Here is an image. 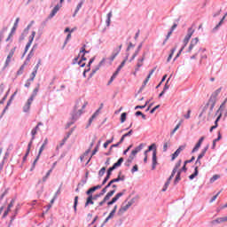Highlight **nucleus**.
<instances>
[{"instance_id":"1","label":"nucleus","mask_w":227,"mask_h":227,"mask_svg":"<svg viewBox=\"0 0 227 227\" xmlns=\"http://www.w3.org/2000/svg\"><path fill=\"white\" fill-rule=\"evenodd\" d=\"M86 106H88V102H85L82 105V101L81 99L76 100L74 110L71 114V120H74V121L79 120V116H81V114H82V109H85ZM81 106H82V109L78 110V112H77V109H79V107H81Z\"/></svg>"},{"instance_id":"2","label":"nucleus","mask_w":227,"mask_h":227,"mask_svg":"<svg viewBox=\"0 0 227 227\" xmlns=\"http://www.w3.org/2000/svg\"><path fill=\"white\" fill-rule=\"evenodd\" d=\"M148 152L153 151V165H152V169H155L157 167V145L152 144L151 145L148 146Z\"/></svg>"},{"instance_id":"3","label":"nucleus","mask_w":227,"mask_h":227,"mask_svg":"<svg viewBox=\"0 0 227 227\" xmlns=\"http://www.w3.org/2000/svg\"><path fill=\"white\" fill-rule=\"evenodd\" d=\"M103 108H104V103H101L99 106V108L89 119V122L86 126V129H90V127L91 126V123H93V120H95V118H97V116L100 114V111H102Z\"/></svg>"},{"instance_id":"4","label":"nucleus","mask_w":227,"mask_h":227,"mask_svg":"<svg viewBox=\"0 0 227 227\" xmlns=\"http://www.w3.org/2000/svg\"><path fill=\"white\" fill-rule=\"evenodd\" d=\"M63 3H65V0H60L59 4L55 5V7L52 9L51 12L49 15V19H52L56 16V13L59 12V9L63 6Z\"/></svg>"},{"instance_id":"5","label":"nucleus","mask_w":227,"mask_h":227,"mask_svg":"<svg viewBox=\"0 0 227 227\" xmlns=\"http://www.w3.org/2000/svg\"><path fill=\"white\" fill-rule=\"evenodd\" d=\"M86 202L84 205V207H90V205H95V201H97V199H95V195L87 194Z\"/></svg>"},{"instance_id":"6","label":"nucleus","mask_w":227,"mask_h":227,"mask_svg":"<svg viewBox=\"0 0 227 227\" xmlns=\"http://www.w3.org/2000/svg\"><path fill=\"white\" fill-rule=\"evenodd\" d=\"M106 62V59H103L99 64L96 67L95 69H92L91 73L89 74V78L88 79H91V77H93V75H95L97 74V72H98V70H100V67H102V65H104V63Z\"/></svg>"},{"instance_id":"7","label":"nucleus","mask_w":227,"mask_h":227,"mask_svg":"<svg viewBox=\"0 0 227 227\" xmlns=\"http://www.w3.org/2000/svg\"><path fill=\"white\" fill-rule=\"evenodd\" d=\"M215 101L214 100H209L208 102L206 104L205 108L204 109H208L209 106V113H208V116H210V114H212V112L214 111V107H215Z\"/></svg>"},{"instance_id":"8","label":"nucleus","mask_w":227,"mask_h":227,"mask_svg":"<svg viewBox=\"0 0 227 227\" xmlns=\"http://www.w3.org/2000/svg\"><path fill=\"white\" fill-rule=\"evenodd\" d=\"M184 150H185V145H180L177 150L172 154L171 160H175V159H176V157H178L180 153L184 152Z\"/></svg>"},{"instance_id":"9","label":"nucleus","mask_w":227,"mask_h":227,"mask_svg":"<svg viewBox=\"0 0 227 227\" xmlns=\"http://www.w3.org/2000/svg\"><path fill=\"white\" fill-rule=\"evenodd\" d=\"M113 171L114 170H112L111 167L106 170V176L102 181V185H106V184H107V182L111 178V175H113Z\"/></svg>"},{"instance_id":"10","label":"nucleus","mask_w":227,"mask_h":227,"mask_svg":"<svg viewBox=\"0 0 227 227\" xmlns=\"http://www.w3.org/2000/svg\"><path fill=\"white\" fill-rule=\"evenodd\" d=\"M104 184H98L96 186H92L90 187L89 190L86 191L85 194H90L93 195V192H95V191H98V189H102V186Z\"/></svg>"},{"instance_id":"11","label":"nucleus","mask_w":227,"mask_h":227,"mask_svg":"<svg viewBox=\"0 0 227 227\" xmlns=\"http://www.w3.org/2000/svg\"><path fill=\"white\" fill-rule=\"evenodd\" d=\"M223 90V88H219L217 89L215 92L212 93L209 100H213L215 102H217V97L219 96V93H221V90Z\"/></svg>"},{"instance_id":"12","label":"nucleus","mask_w":227,"mask_h":227,"mask_svg":"<svg viewBox=\"0 0 227 227\" xmlns=\"http://www.w3.org/2000/svg\"><path fill=\"white\" fill-rule=\"evenodd\" d=\"M226 102H227V98H225V100L221 104L220 107L215 113V116H217L218 114H223V111L226 109Z\"/></svg>"},{"instance_id":"13","label":"nucleus","mask_w":227,"mask_h":227,"mask_svg":"<svg viewBox=\"0 0 227 227\" xmlns=\"http://www.w3.org/2000/svg\"><path fill=\"white\" fill-rule=\"evenodd\" d=\"M38 91H40V84H37V86L34 89L31 96L29 97V100H35L36 95H38Z\"/></svg>"},{"instance_id":"14","label":"nucleus","mask_w":227,"mask_h":227,"mask_svg":"<svg viewBox=\"0 0 227 227\" xmlns=\"http://www.w3.org/2000/svg\"><path fill=\"white\" fill-rule=\"evenodd\" d=\"M123 157H121L115 163H114V165L111 168L112 170L114 171V169H116L117 168H120V166H121V164H123Z\"/></svg>"},{"instance_id":"15","label":"nucleus","mask_w":227,"mask_h":227,"mask_svg":"<svg viewBox=\"0 0 227 227\" xmlns=\"http://www.w3.org/2000/svg\"><path fill=\"white\" fill-rule=\"evenodd\" d=\"M32 104H33V100L27 99V103L23 106V113H29V109H31Z\"/></svg>"},{"instance_id":"16","label":"nucleus","mask_w":227,"mask_h":227,"mask_svg":"<svg viewBox=\"0 0 227 227\" xmlns=\"http://www.w3.org/2000/svg\"><path fill=\"white\" fill-rule=\"evenodd\" d=\"M224 19H226V17L223 16L221 19V20L218 22V24L212 29V33H217V31H219V27L223 26V22H224Z\"/></svg>"},{"instance_id":"17","label":"nucleus","mask_w":227,"mask_h":227,"mask_svg":"<svg viewBox=\"0 0 227 227\" xmlns=\"http://www.w3.org/2000/svg\"><path fill=\"white\" fill-rule=\"evenodd\" d=\"M143 61H145V53L142 58H139L137 59V68L135 69V72H138L139 68H141V67H143Z\"/></svg>"},{"instance_id":"18","label":"nucleus","mask_w":227,"mask_h":227,"mask_svg":"<svg viewBox=\"0 0 227 227\" xmlns=\"http://www.w3.org/2000/svg\"><path fill=\"white\" fill-rule=\"evenodd\" d=\"M200 175V169H198V167H194V172L189 176V180H193Z\"/></svg>"},{"instance_id":"19","label":"nucleus","mask_w":227,"mask_h":227,"mask_svg":"<svg viewBox=\"0 0 227 227\" xmlns=\"http://www.w3.org/2000/svg\"><path fill=\"white\" fill-rule=\"evenodd\" d=\"M106 192H107V188L105 186L99 193L94 195V199L98 200V198H102Z\"/></svg>"},{"instance_id":"20","label":"nucleus","mask_w":227,"mask_h":227,"mask_svg":"<svg viewBox=\"0 0 227 227\" xmlns=\"http://www.w3.org/2000/svg\"><path fill=\"white\" fill-rule=\"evenodd\" d=\"M84 1L86 0H81L80 3L77 4L74 13L73 14V17H75V15L79 13V10L82 8V4H84Z\"/></svg>"},{"instance_id":"21","label":"nucleus","mask_w":227,"mask_h":227,"mask_svg":"<svg viewBox=\"0 0 227 227\" xmlns=\"http://www.w3.org/2000/svg\"><path fill=\"white\" fill-rule=\"evenodd\" d=\"M221 139H223V135H221V131H218L217 137L213 140L212 150H215V143H217V141H221Z\"/></svg>"},{"instance_id":"22","label":"nucleus","mask_w":227,"mask_h":227,"mask_svg":"<svg viewBox=\"0 0 227 227\" xmlns=\"http://www.w3.org/2000/svg\"><path fill=\"white\" fill-rule=\"evenodd\" d=\"M31 142L28 143L27 145V152L23 157V162H26V160H27V157L29 155V152H31Z\"/></svg>"},{"instance_id":"23","label":"nucleus","mask_w":227,"mask_h":227,"mask_svg":"<svg viewBox=\"0 0 227 227\" xmlns=\"http://www.w3.org/2000/svg\"><path fill=\"white\" fill-rule=\"evenodd\" d=\"M221 223H224L223 217L216 218L215 220L211 221L210 224L211 227H214L215 226V224H221Z\"/></svg>"},{"instance_id":"24","label":"nucleus","mask_w":227,"mask_h":227,"mask_svg":"<svg viewBox=\"0 0 227 227\" xmlns=\"http://www.w3.org/2000/svg\"><path fill=\"white\" fill-rule=\"evenodd\" d=\"M129 206L126 205V206H121V208L119 209L118 211V215H122L123 214H125V212H127V210L129 209Z\"/></svg>"},{"instance_id":"25","label":"nucleus","mask_w":227,"mask_h":227,"mask_svg":"<svg viewBox=\"0 0 227 227\" xmlns=\"http://www.w3.org/2000/svg\"><path fill=\"white\" fill-rule=\"evenodd\" d=\"M121 47H122V45L121 44V45L118 47L117 52L113 53V55L110 57V61H114L116 56H118V54H120V52L121 51Z\"/></svg>"},{"instance_id":"26","label":"nucleus","mask_w":227,"mask_h":227,"mask_svg":"<svg viewBox=\"0 0 227 227\" xmlns=\"http://www.w3.org/2000/svg\"><path fill=\"white\" fill-rule=\"evenodd\" d=\"M107 19L106 20V24L107 26V27H109L111 26V18L113 17V11H110V12L107 13Z\"/></svg>"},{"instance_id":"27","label":"nucleus","mask_w":227,"mask_h":227,"mask_svg":"<svg viewBox=\"0 0 227 227\" xmlns=\"http://www.w3.org/2000/svg\"><path fill=\"white\" fill-rule=\"evenodd\" d=\"M118 74H120V72L115 71L113 75L111 76L110 80L108 81L107 86H110L113 83V81H114V79H116V77L118 76Z\"/></svg>"},{"instance_id":"28","label":"nucleus","mask_w":227,"mask_h":227,"mask_svg":"<svg viewBox=\"0 0 227 227\" xmlns=\"http://www.w3.org/2000/svg\"><path fill=\"white\" fill-rule=\"evenodd\" d=\"M208 145L202 149L201 153L199 154L198 159H203L205 157V153L208 151Z\"/></svg>"},{"instance_id":"29","label":"nucleus","mask_w":227,"mask_h":227,"mask_svg":"<svg viewBox=\"0 0 227 227\" xmlns=\"http://www.w3.org/2000/svg\"><path fill=\"white\" fill-rule=\"evenodd\" d=\"M36 134H38V131L36 130V129H32L31 130V136H32V137H31V139H30V141H29V143H31V146H33V141H35V136H36Z\"/></svg>"},{"instance_id":"30","label":"nucleus","mask_w":227,"mask_h":227,"mask_svg":"<svg viewBox=\"0 0 227 227\" xmlns=\"http://www.w3.org/2000/svg\"><path fill=\"white\" fill-rule=\"evenodd\" d=\"M79 205V196L74 197L73 208L74 212H77V206Z\"/></svg>"},{"instance_id":"31","label":"nucleus","mask_w":227,"mask_h":227,"mask_svg":"<svg viewBox=\"0 0 227 227\" xmlns=\"http://www.w3.org/2000/svg\"><path fill=\"white\" fill-rule=\"evenodd\" d=\"M33 56H35V53H33V51H30L28 55L27 56L24 65H27V62L31 61V58H33Z\"/></svg>"},{"instance_id":"32","label":"nucleus","mask_w":227,"mask_h":227,"mask_svg":"<svg viewBox=\"0 0 227 227\" xmlns=\"http://www.w3.org/2000/svg\"><path fill=\"white\" fill-rule=\"evenodd\" d=\"M123 194H125L123 192H118L112 200L116 203V201H118V200L121 199Z\"/></svg>"},{"instance_id":"33","label":"nucleus","mask_w":227,"mask_h":227,"mask_svg":"<svg viewBox=\"0 0 227 227\" xmlns=\"http://www.w3.org/2000/svg\"><path fill=\"white\" fill-rule=\"evenodd\" d=\"M113 141H114V137H112V138H110L105 142V144L103 145L104 148H107V146H109V145H111V143H113Z\"/></svg>"},{"instance_id":"34","label":"nucleus","mask_w":227,"mask_h":227,"mask_svg":"<svg viewBox=\"0 0 227 227\" xmlns=\"http://www.w3.org/2000/svg\"><path fill=\"white\" fill-rule=\"evenodd\" d=\"M38 160H40V155L37 154L35 160H34L32 167L30 168V171H33V169H35L36 163L38 162Z\"/></svg>"},{"instance_id":"35","label":"nucleus","mask_w":227,"mask_h":227,"mask_svg":"<svg viewBox=\"0 0 227 227\" xmlns=\"http://www.w3.org/2000/svg\"><path fill=\"white\" fill-rule=\"evenodd\" d=\"M134 160V156L129 155L127 162L125 163V166H127L129 168V166H130V164H132V161Z\"/></svg>"},{"instance_id":"36","label":"nucleus","mask_w":227,"mask_h":227,"mask_svg":"<svg viewBox=\"0 0 227 227\" xmlns=\"http://www.w3.org/2000/svg\"><path fill=\"white\" fill-rule=\"evenodd\" d=\"M184 49H185V46H182V48L179 50V51L174 58V61H176V59H178V58H180V54H182V52L184 51Z\"/></svg>"},{"instance_id":"37","label":"nucleus","mask_w":227,"mask_h":227,"mask_svg":"<svg viewBox=\"0 0 227 227\" xmlns=\"http://www.w3.org/2000/svg\"><path fill=\"white\" fill-rule=\"evenodd\" d=\"M127 121V113H122L121 114V123H125V121Z\"/></svg>"},{"instance_id":"38","label":"nucleus","mask_w":227,"mask_h":227,"mask_svg":"<svg viewBox=\"0 0 227 227\" xmlns=\"http://www.w3.org/2000/svg\"><path fill=\"white\" fill-rule=\"evenodd\" d=\"M200 148H201V144H199L197 142V144L195 145V146L193 147V149L192 150V153H194L196 152H198V150H200Z\"/></svg>"},{"instance_id":"39","label":"nucleus","mask_w":227,"mask_h":227,"mask_svg":"<svg viewBox=\"0 0 227 227\" xmlns=\"http://www.w3.org/2000/svg\"><path fill=\"white\" fill-rule=\"evenodd\" d=\"M221 118H223V114H219L215 121V125H216V127H219V121H221Z\"/></svg>"},{"instance_id":"40","label":"nucleus","mask_w":227,"mask_h":227,"mask_svg":"<svg viewBox=\"0 0 227 227\" xmlns=\"http://www.w3.org/2000/svg\"><path fill=\"white\" fill-rule=\"evenodd\" d=\"M114 192H116V190H111L105 197L106 199L111 200V198L114 196Z\"/></svg>"},{"instance_id":"41","label":"nucleus","mask_w":227,"mask_h":227,"mask_svg":"<svg viewBox=\"0 0 227 227\" xmlns=\"http://www.w3.org/2000/svg\"><path fill=\"white\" fill-rule=\"evenodd\" d=\"M192 35H194V29L192 27H189L186 36H189L190 38H192Z\"/></svg>"},{"instance_id":"42","label":"nucleus","mask_w":227,"mask_h":227,"mask_svg":"<svg viewBox=\"0 0 227 227\" xmlns=\"http://www.w3.org/2000/svg\"><path fill=\"white\" fill-rule=\"evenodd\" d=\"M11 62H12V57L7 56L4 66V68H7V67L10 65Z\"/></svg>"},{"instance_id":"43","label":"nucleus","mask_w":227,"mask_h":227,"mask_svg":"<svg viewBox=\"0 0 227 227\" xmlns=\"http://www.w3.org/2000/svg\"><path fill=\"white\" fill-rule=\"evenodd\" d=\"M70 38H72V34L71 33L67 34V38L64 42L63 49H65V47L68 43V40H70Z\"/></svg>"},{"instance_id":"44","label":"nucleus","mask_w":227,"mask_h":227,"mask_svg":"<svg viewBox=\"0 0 227 227\" xmlns=\"http://www.w3.org/2000/svg\"><path fill=\"white\" fill-rule=\"evenodd\" d=\"M88 183V181L84 178H82L81 182L78 184V187H84V185H86V184Z\"/></svg>"},{"instance_id":"45","label":"nucleus","mask_w":227,"mask_h":227,"mask_svg":"<svg viewBox=\"0 0 227 227\" xmlns=\"http://www.w3.org/2000/svg\"><path fill=\"white\" fill-rule=\"evenodd\" d=\"M24 67H26V65H22L20 69L17 71V75H22V74H24Z\"/></svg>"},{"instance_id":"46","label":"nucleus","mask_w":227,"mask_h":227,"mask_svg":"<svg viewBox=\"0 0 227 227\" xmlns=\"http://www.w3.org/2000/svg\"><path fill=\"white\" fill-rule=\"evenodd\" d=\"M74 129L72 128V129L67 132V137H64V141H67V140L68 139V137H70V136H72V134L74 133Z\"/></svg>"},{"instance_id":"47","label":"nucleus","mask_w":227,"mask_h":227,"mask_svg":"<svg viewBox=\"0 0 227 227\" xmlns=\"http://www.w3.org/2000/svg\"><path fill=\"white\" fill-rule=\"evenodd\" d=\"M125 180V176H117V178H114L113 182H124Z\"/></svg>"},{"instance_id":"48","label":"nucleus","mask_w":227,"mask_h":227,"mask_svg":"<svg viewBox=\"0 0 227 227\" xmlns=\"http://www.w3.org/2000/svg\"><path fill=\"white\" fill-rule=\"evenodd\" d=\"M10 191L9 188L5 189V191L2 193V195L0 196V201H3V200H4V196H6L8 194V192Z\"/></svg>"},{"instance_id":"49","label":"nucleus","mask_w":227,"mask_h":227,"mask_svg":"<svg viewBox=\"0 0 227 227\" xmlns=\"http://www.w3.org/2000/svg\"><path fill=\"white\" fill-rule=\"evenodd\" d=\"M118 181H114V179H112L108 182V184L105 186L106 189H109L113 185V184H116Z\"/></svg>"},{"instance_id":"50","label":"nucleus","mask_w":227,"mask_h":227,"mask_svg":"<svg viewBox=\"0 0 227 227\" xmlns=\"http://www.w3.org/2000/svg\"><path fill=\"white\" fill-rule=\"evenodd\" d=\"M220 176L219 175H215L210 178V183L214 184V182H215V180H219Z\"/></svg>"},{"instance_id":"51","label":"nucleus","mask_w":227,"mask_h":227,"mask_svg":"<svg viewBox=\"0 0 227 227\" xmlns=\"http://www.w3.org/2000/svg\"><path fill=\"white\" fill-rule=\"evenodd\" d=\"M189 40H191V37H189L188 35H185V37L184 39V45H183V47H187V43H189Z\"/></svg>"},{"instance_id":"52","label":"nucleus","mask_w":227,"mask_h":227,"mask_svg":"<svg viewBox=\"0 0 227 227\" xmlns=\"http://www.w3.org/2000/svg\"><path fill=\"white\" fill-rule=\"evenodd\" d=\"M144 147H145V144H140L138 146H137V147L135 148V150H136V152H137V153H139V152L142 151Z\"/></svg>"},{"instance_id":"53","label":"nucleus","mask_w":227,"mask_h":227,"mask_svg":"<svg viewBox=\"0 0 227 227\" xmlns=\"http://www.w3.org/2000/svg\"><path fill=\"white\" fill-rule=\"evenodd\" d=\"M200 166H201V159L197 158L195 161V168H197V169H200Z\"/></svg>"},{"instance_id":"54","label":"nucleus","mask_w":227,"mask_h":227,"mask_svg":"<svg viewBox=\"0 0 227 227\" xmlns=\"http://www.w3.org/2000/svg\"><path fill=\"white\" fill-rule=\"evenodd\" d=\"M103 175H106V167L101 168V169L98 171L99 177H102Z\"/></svg>"},{"instance_id":"55","label":"nucleus","mask_w":227,"mask_h":227,"mask_svg":"<svg viewBox=\"0 0 227 227\" xmlns=\"http://www.w3.org/2000/svg\"><path fill=\"white\" fill-rule=\"evenodd\" d=\"M168 146H171V144L169 142H165L163 145V152H168Z\"/></svg>"},{"instance_id":"56","label":"nucleus","mask_w":227,"mask_h":227,"mask_svg":"<svg viewBox=\"0 0 227 227\" xmlns=\"http://www.w3.org/2000/svg\"><path fill=\"white\" fill-rule=\"evenodd\" d=\"M199 42H200V39L198 37H195V38L192 39L191 43H192V45L196 46Z\"/></svg>"},{"instance_id":"57","label":"nucleus","mask_w":227,"mask_h":227,"mask_svg":"<svg viewBox=\"0 0 227 227\" xmlns=\"http://www.w3.org/2000/svg\"><path fill=\"white\" fill-rule=\"evenodd\" d=\"M75 121H77V120H72L71 121H68L66 125V129H70V127H72V125H74V123H75Z\"/></svg>"},{"instance_id":"58","label":"nucleus","mask_w":227,"mask_h":227,"mask_svg":"<svg viewBox=\"0 0 227 227\" xmlns=\"http://www.w3.org/2000/svg\"><path fill=\"white\" fill-rule=\"evenodd\" d=\"M169 79H171V77H169V78L167 80V82H166V83H165V85H164V88H163V90H164V91H168V90H169V85H168Z\"/></svg>"},{"instance_id":"59","label":"nucleus","mask_w":227,"mask_h":227,"mask_svg":"<svg viewBox=\"0 0 227 227\" xmlns=\"http://www.w3.org/2000/svg\"><path fill=\"white\" fill-rule=\"evenodd\" d=\"M16 50H17V47L12 48V49L10 51V52H9V54H8V57L13 58V54H15V51H16Z\"/></svg>"},{"instance_id":"60","label":"nucleus","mask_w":227,"mask_h":227,"mask_svg":"<svg viewBox=\"0 0 227 227\" xmlns=\"http://www.w3.org/2000/svg\"><path fill=\"white\" fill-rule=\"evenodd\" d=\"M182 180V177L180 176H176L175 180H174V185H176L178 182Z\"/></svg>"},{"instance_id":"61","label":"nucleus","mask_w":227,"mask_h":227,"mask_svg":"<svg viewBox=\"0 0 227 227\" xmlns=\"http://www.w3.org/2000/svg\"><path fill=\"white\" fill-rule=\"evenodd\" d=\"M143 48V43H141L138 46H137V50L135 51V54L137 56V54H139V51H141V49Z\"/></svg>"},{"instance_id":"62","label":"nucleus","mask_w":227,"mask_h":227,"mask_svg":"<svg viewBox=\"0 0 227 227\" xmlns=\"http://www.w3.org/2000/svg\"><path fill=\"white\" fill-rule=\"evenodd\" d=\"M132 134H134V130L130 129L128 133H125L124 137H130V136H132Z\"/></svg>"},{"instance_id":"63","label":"nucleus","mask_w":227,"mask_h":227,"mask_svg":"<svg viewBox=\"0 0 227 227\" xmlns=\"http://www.w3.org/2000/svg\"><path fill=\"white\" fill-rule=\"evenodd\" d=\"M137 171H139V167L137 165H134L131 168V173H136Z\"/></svg>"},{"instance_id":"64","label":"nucleus","mask_w":227,"mask_h":227,"mask_svg":"<svg viewBox=\"0 0 227 227\" xmlns=\"http://www.w3.org/2000/svg\"><path fill=\"white\" fill-rule=\"evenodd\" d=\"M106 201H109V200L106 199V197H105V198L103 199V200L98 203V207H103V205H104Z\"/></svg>"}]
</instances>
